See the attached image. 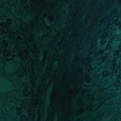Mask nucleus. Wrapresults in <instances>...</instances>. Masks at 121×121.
Segmentation results:
<instances>
[{"label": "nucleus", "instance_id": "3", "mask_svg": "<svg viewBox=\"0 0 121 121\" xmlns=\"http://www.w3.org/2000/svg\"><path fill=\"white\" fill-rule=\"evenodd\" d=\"M51 106H52V105H51Z\"/></svg>", "mask_w": 121, "mask_h": 121}, {"label": "nucleus", "instance_id": "4", "mask_svg": "<svg viewBox=\"0 0 121 121\" xmlns=\"http://www.w3.org/2000/svg\"><path fill=\"white\" fill-rule=\"evenodd\" d=\"M11 106H12V105H11Z\"/></svg>", "mask_w": 121, "mask_h": 121}, {"label": "nucleus", "instance_id": "2", "mask_svg": "<svg viewBox=\"0 0 121 121\" xmlns=\"http://www.w3.org/2000/svg\"><path fill=\"white\" fill-rule=\"evenodd\" d=\"M119 84H120V82H119Z\"/></svg>", "mask_w": 121, "mask_h": 121}, {"label": "nucleus", "instance_id": "7", "mask_svg": "<svg viewBox=\"0 0 121 121\" xmlns=\"http://www.w3.org/2000/svg\"><path fill=\"white\" fill-rule=\"evenodd\" d=\"M97 106H98V105Z\"/></svg>", "mask_w": 121, "mask_h": 121}, {"label": "nucleus", "instance_id": "1", "mask_svg": "<svg viewBox=\"0 0 121 121\" xmlns=\"http://www.w3.org/2000/svg\"><path fill=\"white\" fill-rule=\"evenodd\" d=\"M105 57H106V58L107 57H106V56H105Z\"/></svg>", "mask_w": 121, "mask_h": 121}, {"label": "nucleus", "instance_id": "5", "mask_svg": "<svg viewBox=\"0 0 121 121\" xmlns=\"http://www.w3.org/2000/svg\"><path fill=\"white\" fill-rule=\"evenodd\" d=\"M20 106H21V105Z\"/></svg>", "mask_w": 121, "mask_h": 121}, {"label": "nucleus", "instance_id": "6", "mask_svg": "<svg viewBox=\"0 0 121 121\" xmlns=\"http://www.w3.org/2000/svg\"><path fill=\"white\" fill-rule=\"evenodd\" d=\"M31 106H32V105H31Z\"/></svg>", "mask_w": 121, "mask_h": 121}]
</instances>
